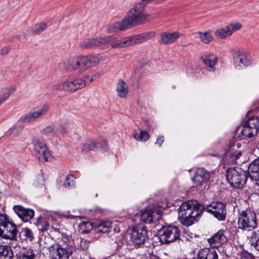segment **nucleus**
<instances>
[{
  "label": "nucleus",
  "instance_id": "f257e3e1",
  "mask_svg": "<svg viewBox=\"0 0 259 259\" xmlns=\"http://www.w3.org/2000/svg\"><path fill=\"white\" fill-rule=\"evenodd\" d=\"M203 207L196 200H192L181 204L178 209V219L186 226L192 225L202 212Z\"/></svg>",
  "mask_w": 259,
  "mask_h": 259
},
{
  "label": "nucleus",
  "instance_id": "f03ea898",
  "mask_svg": "<svg viewBox=\"0 0 259 259\" xmlns=\"http://www.w3.org/2000/svg\"><path fill=\"white\" fill-rule=\"evenodd\" d=\"M154 36L151 32L143 33L136 35H131L121 39L110 36L109 42L113 48L127 47L147 41Z\"/></svg>",
  "mask_w": 259,
  "mask_h": 259
},
{
  "label": "nucleus",
  "instance_id": "7ed1b4c3",
  "mask_svg": "<svg viewBox=\"0 0 259 259\" xmlns=\"http://www.w3.org/2000/svg\"><path fill=\"white\" fill-rule=\"evenodd\" d=\"M237 224L238 229L243 231H250L254 230L258 224L255 212L251 209L242 210L239 213Z\"/></svg>",
  "mask_w": 259,
  "mask_h": 259
},
{
  "label": "nucleus",
  "instance_id": "20e7f679",
  "mask_svg": "<svg viewBox=\"0 0 259 259\" xmlns=\"http://www.w3.org/2000/svg\"><path fill=\"white\" fill-rule=\"evenodd\" d=\"M248 175V172L238 167L229 168L226 171L227 180L231 186L238 189L243 188Z\"/></svg>",
  "mask_w": 259,
  "mask_h": 259
},
{
  "label": "nucleus",
  "instance_id": "39448f33",
  "mask_svg": "<svg viewBox=\"0 0 259 259\" xmlns=\"http://www.w3.org/2000/svg\"><path fill=\"white\" fill-rule=\"evenodd\" d=\"M141 2L137 4L132 8L124 18L128 26L142 24L147 18L148 15L143 13L145 5L148 3Z\"/></svg>",
  "mask_w": 259,
  "mask_h": 259
},
{
  "label": "nucleus",
  "instance_id": "423d86ee",
  "mask_svg": "<svg viewBox=\"0 0 259 259\" xmlns=\"http://www.w3.org/2000/svg\"><path fill=\"white\" fill-rule=\"evenodd\" d=\"M16 225L5 214H0V237L6 239L17 240Z\"/></svg>",
  "mask_w": 259,
  "mask_h": 259
},
{
  "label": "nucleus",
  "instance_id": "0eeeda50",
  "mask_svg": "<svg viewBox=\"0 0 259 259\" xmlns=\"http://www.w3.org/2000/svg\"><path fill=\"white\" fill-rule=\"evenodd\" d=\"M100 61L97 56H78L73 57L69 61L70 67L73 70H86L95 66Z\"/></svg>",
  "mask_w": 259,
  "mask_h": 259
},
{
  "label": "nucleus",
  "instance_id": "6e6552de",
  "mask_svg": "<svg viewBox=\"0 0 259 259\" xmlns=\"http://www.w3.org/2000/svg\"><path fill=\"white\" fill-rule=\"evenodd\" d=\"M86 85L85 80L82 78L66 79L63 81L57 82L52 85L54 91H64L73 93L81 89Z\"/></svg>",
  "mask_w": 259,
  "mask_h": 259
},
{
  "label": "nucleus",
  "instance_id": "1a4fd4ad",
  "mask_svg": "<svg viewBox=\"0 0 259 259\" xmlns=\"http://www.w3.org/2000/svg\"><path fill=\"white\" fill-rule=\"evenodd\" d=\"M180 233V231L176 226H164L158 231L160 241L163 244L175 241L179 238Z\"/></svg>",
  "mask_w": 259,
  "mask_h": 259
},
{
  "label": "nucleus",
  "instance_id": "9d476101",
  "mask_svg": "<svg viewBox=\"0 0 259 259\" xmlns=\"http://www.w3.org/2000/svg\"><path fill=\"white\" fill-rule=\"evenodd\" d=\"M50 254L54 257V259H69L74 251V248L71 245H61L53 244L49 248Z\"/></svg>",
  "mask_w": 259,
  "mask_h": 259
},
{
  "label": "nucleus",
  "instance_id": "9b49d317",
  "mask_svg": "<svg viewBox=\"0 0 259 259\" xmlns=\"http://www.w3.org/2000/svg\"><path fill=\"white\" fill-rule=\"evenodd\" d=\"M259 129V118L257 117L250 118L243 125L241 133L248 138L257 134Z\"/></svg>",
  "mask_w": 259,
  "mask_h": 259
},
{
  "label": "nucleus",
  "instance_id": "f8f14e48",
  "mask_svg": "<svg viewBox=\"0 0 259 259\" xmlns=\"http://www.w3.org/2000/svg\"><path fill=\"white\" fill-rule=\"evenodd\" d=\"M148 239L147 230L145 227L139 226L133 228L131 240L136 245L143 244Z\"/></svg>",
  "mask_w": 259,
  "mask_h": 259
},
{
  "label": "nucleus",
  "instance_id": "ddd939ff",
  "mask_svg": "<svg viewBox=\"0 0 259 259\" xmlns=\"http://www.w3.org/2000/svg\"><path fill=\"white\" fill-rule=\"evenodd\" d=\"M34 146L36 156L39 161H48L53 159L52 156L46 144L39 141L36 140L34 141Z\"/></svg>",
  "mask_w": 259,
  "mask_h": 259
},
{
  "label": "nucleus",
  "instance_id": "4468645a",
  "mask_svg": "<svg viewBox=\"0 0 259 259\" xmlns=\"http://www.w3.org/2000/svg\"><path fill=\"white\" fill-rule=\"evenodd\" d=\"M49 106L43 104L32 109L29 112L26 114L22 118V120L25 122L33 121L40 117L45 115L48 112Z\"/></svg>",
  "mask_w": 259,
  "mask_h": 259
},
{
  "label": "nucleus",
  "instance_id": "2eb2a0df",
  "mask_svg": "<svg viewBox=\"0 0 259 259\" xmlns=\"http://www.w3.org/2000/svg\"><path fill=\"white\" fill-rule=\"evenodd\" d=\"M206 209L207 212L212 213L219 220H225L226 215V210L225 204L222 202H212L211 204L207 205Z\"/></svg>",
  "mask_w": 259,
  "mask_h": 259
},
{
  "label": "nucleus",
  "instance_id": "dca6fc26",
  "mask_svg": "<svg viewBox=\"0 0 259 259\" xmlns=\"http://www.w3.org/2000/svg\"><path fill=\"white\" fill-rule=\"evenodd\" d=\"M235 67L237 69H241L251 64V57L249 55L244 51H238L233 55Z\"/></svg>",
  "mask_w": 259,
  "mask_h": 259
},
{
  "label": "nucleus",
  "instance_id": "f3484780",
  "mask_svg": "<svg viewBox=\"0 0 259 259\" xmlns=\"http://www.w3.org/2000/svg\"><path fill=\"white\" fill-rule=\"evenodd\" d=\"M160 218L159 214L152 208H146L141 211V221L145 223H151Z\"/></svg>",
  "mask_w": 259,
  "mask_h": 259
},
{
  "label": "nucleus",
  "instance_id": "a211bd4d",
  "mask_svg": "<svg viewBox=\"0 0 259 259\" xmlns=\"http://www.w3.org/2000/svg\"><path fill=\"white\" fill-rule=\"evenodd\" d=\"M13 209L24 222H28L34 217V212L33 209L25 208L21 205H15Z\"/></svg>",
  "mask_w": 259,
  "mask_h": 259
},
{
  "label": "nucleus",
  "instance_id": "6ab92c4d",
  "mask_svg": "<svg viewBox=\"0 0 259 259\" xmlns=\"http://www.w3.org/2000/svg\"><path fill=\"white\" fill-rule=\"evenodd\" d=\"M182 34L178 31L172 32H163L160 34L159 43L161 45H166L175 42Z\"/></svg>",
  "mask_w": 259,
  "mask_h": 259
},
{
  "label": "nucleus",
  "instance_id": "aec40b11",
  "mask_svg": "<svg viewBox=\"0 0 259 259\" xmlns=\"http://www.w3.org/2000/svg\"><path fill=\"white\" fill-rule=\"evenodd\" d=\"M210 178L209 173L202 167L198 168L193 178V181L196 186H201L202 184L205 183Z\"/></svg>",
  "mask_w": 259,
  "mask_h": 259
},
{
  "label": "nucleus",
  "instance_id": "412c9836",
  "mask_svg": "<svg viewBox=\"0 0 259 259\" xmlns=\"http://www.w3.org/2000/svg\"><path fill=\"white\" fill-rule=\"evenodd\" d=\"M248 174L252 180L259 181V157L249 163L248 166Z\"/></svg>",
  "mask_w": 259,
  "mask_h": 259
},
{
  "label": "nucleus",
  "instance_id": "4be33fe9",
  "mask_svg": "<svg viewBox=\"0 0 259 259\" xmlns=\"http://www.w3.org/2000/svg\"><path fill=\"white\" fill-rule=\"evenodd\" d=\"M209 243L212 247H217L226 242L227 237L223 231H219L212 237L208 239Z\"/></svg>",
  "mask_w": 259,
  "mask_h": 259
},
{
  "label": "nucleus",
  "instance_id": "5701e85b",
  "mask_svg": "<svg viewBox=\"0 0 259 259\" xmlns=\"http://www.w3.org/2000/svg\"><path fill=\"white\" fill-rule=\"evenodd\" d=\"M202 60L205 65L206 69L209 71L215 70V66L217 63V58L213 54H209L202 57Z\"/></svg>",
  "mask_w": 259,
  "mask_h": 259
},
{
  "label": "nucleus",
  "instance_id": "b1692460",
  "mask_svg": "<svg viewBox=\"0 0 259 259\" xmlns=\"http://www.w3.org/2000/svg\"><path fill=\"white\" fill-rule=\"evenodd\" d=\"M197 259H218V255L213 248H205L199 251Z\"/></svg>",
  "mask_w": 259,
  "mask_h": 259
},
{
  "label": "nucleus",
  "instance_id": "393cba45",
  "mask_svg": "<svg viewBox=\"0 0 259 259\" xmlns=\"http://www.w3.org/2000/svg\"><path fill=\"white\" fill-rule=\"evenodd\" d=\"M128 27V26L123 18L122 21L115 22L109 26L106 31L108 33H111L125 30Z\"/></svg>",
  "mask_w": 259,
  "mask_h": 259
},
{
  "label": "nucleus",
  "instance_id": "a878e982",
  "mask_svg": "<svg viewBox=\"0 0 259 259\" xmlns=\"http://www.w3.org/2000/svg\"><path fill=\"white\" fill-rule=\"evenodd\" d=\"M14 252L11 246L0 245V259H13Z\"/></svg>",
  "mask_w": 259,
  "mask_h": 259
},
{
  "label": "nucleus",
  "instance_id": "bb28decb",
  "mask_svg": "<svg viewBox=\"0 0 259 259\" xmlns=\"http://www.w3.org/2000/svg\"><path fill=\"white\" fill-rule=\"evenodd\" d=\"M57 133V128L54 125L47 126L41 132L42 137L49 139L54 137Z\"/></svg>",
  "mask_w": 259,
  "mask_h": 259
},
{
  "label": "nucleus",
  "instance_id": "cd10ccee",
  "mask_svg": "<svg viewBox=\"0 0 259 259\" xmlns=\"http://www.w3.org/2000/svg\"><path fill=\"white\" fill-rule=\"evenodd\" d=\"M111 228V222L109 221H104L97 224L96 231L98 233H107L110 231Z\"/></svg>",
  "mask_w": 259,
  "mask_h": 259
},
{
  "label": "nucleus",
  "instance_id": "c85d7f7f",
  "mask_svg": "<svg viewBox=\"0 0 259 259\" xmlns=\"http://www.w3.org/2000/svg\"><path fill=\"white\" fill-rule=\"evenodd\" d=\"M16 91V87L14 85L6 88L0 93V105L7 100Z\"/></svg>",
  "mask_w": 259,
  "mask_h": 259
},
{
  "label": "nucleus",
  "instance_id": "c756f323",
  "mask_svg": "<svg viewBox=\"0 0 259 259\" xmlns=\"http://www.w3.org/2000/svg\"><path fill=\"white\" fill-rule=\"evenodd\" d=\"M116 91L120 97L123 98L126 96L128 92L127 85L123 80H119L117 84Z\"/></svg>",
  "mask_w": 259,
  "mask_h": 259
},
{
  "label": "nucleus",
  "instance_id": "7c9ffc66",
  "mask_svg": "<svg viewBox=\"0 0 259 259\" xmlns=\"http://www.w3.org/2000/svg\"><path fill=\"white\" fill-rule=\"evenodd\" d=\"M36 254L31 248L22 250L18 255V259H35Z\"/></svg>",
  "mask_w": 259,
  "mask_h": 259
},
{
  "label": "nucleus",
  "instance_id": "2f4dec72",
  "mask_svg": "<svg viewBox=\"0 0 259 259\" xmlns=\"http://www.w3.org/2000/svg\"><path fill=\"white\" fill-rule=\"evenodd\" d=\"M249 241L251 246L259 251V230L251 232Z\"/></svg>",
  "mask_w": 259,
  "mask_h": 259
},
{
  "label": "nucleus",
  "instance_id": "473e14b6",
  "mask_svg": "<svg viewBox=\"0 0 259 259\" xmlns=\"http://www.w3.org/2000/svg\"><path fill=\"white\" fill-rule=\"evenodd\" d=\"M133 137L137 141H146L148 140L149 135L147 132L139 130L134 131Z\"/></svg>",
  "mask_w": 259,
  "mask_h": 259
},
{
  "label": "nucleus",
  "instance_id": "72a5a7b5",
  "mask_svg": "<svg viewBox=\"0 0 259 259\" xmlns=\"http://www.w3.org/2000/svg\"><path fill=\"white\" fill-rule=\"evenodd\" d=\"M49 219L47 217H40L37 221V226L41 232L47 231L49 227Z\"/></svg>",
  "mask_w": 259,
  "mask_h": 259
},
{
  "label": "nucleus",
  "instance_id": "f704fd0d",
  "mask_svg": "<svg viewBox=\"0 0 259 259\" xmlns=\"http://www.w3.org/2000/svg\"><path fill=\"white\" fill-rule=\"evenodd\" d=\"M110 36H99L93 37L95 47H99L107 44L109 42Z\"/></svg>",
  "mask_w": 259,
  "mask_h": 259
},
{
  "label": "nucleus",
  "instance_id": "c9c22d12",
  "mask_svg": "<svg viewBox=\"0 0 259 259\" xmlns=\"http://www.w3.org/2000/svg\"><path fill=\"white\" fill-rule=\"evenodd\" d=\"M231 34L232 32L229 30L228 26L225 28H220L215 32V35L220 38H224Z\"/></svg>",
  "mask_w": 259,
  "mask_h": 259
},
{
  "label": "nucleus",
  "instance_id": "e433bc0d",
  "mask_svg": "<svg viewBox=\"0 0 259 259\" xmlns=\"http://www.w3.org/2000/svg\"><path fill=\"white\" fill-rule=\"evenodd\" d=\"M80 231L82 233H88L93 229V225L90 222H82L78 225Z\"/></svg>",
  "mask_w": 259,
  "mask_h": 259
},
{
  "label": "nucleus",
  "instance_id": "4c0bfd02",
  "mask_svg": "<svg viewBox=\"0 0 259 259\" xmlns=\"http://www.w3.org/2000/svg\"><path fill=\"white\" fill-rule=\"evenodd\" d=\"M200 40L204 43L208 44L212 40V36L208 32H199Z\"/></svg>",
  "mask_w": 259,
  "mask_h": 259
},
{
  "label": "nucleus",
  "instance_id": "58836bf2",
  "mask_svg": "<svg viewBox=\"0 0 259 259\" xmlns=\"http://www.w3.org/2000/svg\"><path fill=\"white\" fill-rule=\"evenodd\" d=\"M21 233L25 237V239L26 240H28L30 241H32L34 239L32 231L28 228L22 229L21 230Z\"/></svg>",
  "mask_w": 259,
  "mask_h": 259
},
{
  "label": "nucleus",
  "instance_id": "ea45409f",
  "mask_svg": "<svg viewBox=\"0 0 259 259\" xmlns=\"http://www.w3.org/2000/svg\"><path fill=\"white\" fill-rule=\"evenodd\" d=\"M80 46L83 49H88L95 47L93 37L82 40L80 42Z\"/></svg>",
  "mask_w": 259,
  "mask_h": 259
},
{
  "label": "nucleus",
  "instance_id": "a19ab883",
  "mask_svg": "<svg viewBox=\"0 0 259 259\" xmlns=\"http://www.w3.org/2000/svg\"><path fill=\"white\" fill-rule=\"evenodd\" d=\"M48 27L46 23L41 22L37 23L33 27V31L35 33H39L45 30Z\"/></svg>",
  "mask_w": 259,
  "mask_h": 259
},
{
  "label": "nucleus",
  "instance_id": "79ce46f5",
  "mask_svg": "<svg viewBox=\"0 0 259 259\" xmlns=\"http://www.w3.org/2000/svg\"><path fill=\"white\" fill-rule=\"evenodd\" d=\"M97 147V144L95 141H89L83 145L84 150H93Z\"/></svg>",
  "mask_w": 259,
  "mask_h": 259
},
{
  "label": "nucleus",
  "instance_id": "37998d69",
  "mask_svg": "<svg viewBox=\"0 0 259 259\" xmlns=\"http://www.w3.org/2000/svg\"><path fill=\"white\" fill-rule=\"evenodd\" d=\"M74 180V177L73 175H68L66 179V181L64 183V186L66 188H70L73 186V181Z\"/></svg>",
  "mask_w": 259,
  "mask_h": 259
},
{
  "label": "nucleus",
  "instance_id": "c03bdc74",
  "mask_svg": "<svg viewBox=\"0 0 259 259\" xmlns=\"http://www.w3.org/2000/svg\"><path fill=\"white\" fill-rule=\"evenodd\" d=\"M242 25L239 23H231L228 25L230 30L233 32V31H236L241 28Z\"/></svg>",
  "mask_w": 259,
  "mask_h": 259
},
{
  "label": "nucleus",
  "instance_id": "a18cd8bd",
  "mask_svg": "<svg viewBox=\"0 0 259 259\" xmlns=\"http://www.w3.org/2000/svg\"><path fill=\"white\" fill-rule=\"evenodd\" d=\"M241 259H254V256L247 251H243L240 254Z\"/></svg>",
  "mask_w": 259,
  "mask_h": 259
},
{
  "label": "nucleus",
  "instance_id": "49530a36",
  "mask_svg": "<svg viewBox=\"0 0 259 259\" xmlns=\"http://www.w3.org/2000/svg\"><path fill=\"white\" fill-rule=\"evenodd\" d=\"M89 245V242L85 239H80V246L82 249H87Z\"/></svg>",
  "mask_w": 259,
  "mask_h": 259
},
{
  "label": "nucleus",
  "instance_id": "de8ad7c7",
  "mask_svg": "<svg viewBox=\"0 0 259 259\" xmlns=\"http://www.w3.org/2000/svg\"><path fill=\"white\" fill-rule=\"evenodd\" d=\"M10 48L9 47L5 46L3 47L1 51V54L3 56L6 55L10 52Z\"/></svg>",
  "mask_w": 259,
  "mask_h": 259
},
{
  "label": "nucleus",
  "instance_id": "09e8293b",
  "mask_svg": "<svg viewBox=\"0 0 259 259\" xmlns=\"http://www.w3.org/2000/svg\"><path fill=\"white\" fill-rule=\"evenodd\" d=\"M57 131L61 134L64 135L67 133V130L66 128L63 126L62 125L59 127L58 129H57Z\"/></svg>",
  "mask_w": 259,
  "mask_h": 259
},
{
  "label": "nucleus",
  "instance_id": "8fccbe9b",
  "mask_svg": "<svg viewBox=\"0 0 259 259\" xmlns=\"http://www.w3.org/2000/svg\"><path fill=\"white\" fill-rule=\"evenodd\" d=\"M164 137L163 136H159L157 138V140L156 141V144H157L159 146H161L162 143L164 142Z\"/></svg>",
  "mask_w": 259,
  "mask_h": 259
},
{
  "label": "nucleus",
  "instance_id": "3c124183",
  "mask_svg": "<svg viewBox=\"0 0 259 259\" xmlns=\"http://www.w3.org/2000/svg\"><path fill=\"white\" fill-rule=\"evenodd\" d=\"M22 129L21 127H20L19 130H16V126H13L12 128H11V131L12 133H13L14 134H17Z\"/></svg>",
  "mask_w": 259,
  "mask_h": 259
},
{
  "label": "nucleus",
  "instance_id": "603ef678",
  "mask_svg": "<svg viewBox=\"0 0 259 259\" xmlns=\"http://www.w3.org/2000/svg\"><path fill=\"white\" fill-rule=\"evenodd\" d=\"M241 155V153L240 152H237L234 154V156L236 158V160H237Z\"/></svg>",
  "mask_w": 259,
  "mask_h": 259
},
{
  "label": "nucleus",
  "instance_id": "864d4df0",
  "mask_svg": "<svg viewBox=\"0 0 259 259\" xmlns=\"http://www.w3.org/2000/svg\"><path fill=\"white\" fill-rule=\"evenodd\" d=\"M39 180L40 181V185L42 186H43L44 185V180L42 178H39Z\"/></svg>",
  "mask_w": 259,
  "mask_h": 259
},
{
  "label": "nucleus",
  "instance_id": "5fc2aeb1",
  "mask_svg": "<svg viewBox=\"0 0 259 259\" xmlns=\"http://www.w3.org/2000/svg\"><path fill=\"white\" fill-rule=\"evenodd\" d=\"M256 185H257V186H259V184H258V183H256Z\"/></svg>",
  "mask_w": 259,
  "mask_h": 259
}]
</instances>
